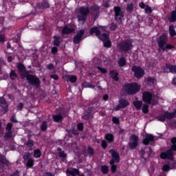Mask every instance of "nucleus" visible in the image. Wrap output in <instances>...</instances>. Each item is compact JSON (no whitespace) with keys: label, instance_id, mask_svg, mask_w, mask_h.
I'll list each match as a JSON object with an SVG mask.
<instances>
[{"label":"nucleus","instance_id":"8","mask_svg":"<svg viewBox=\"0 0 176 176\" xmlns=\"http://www.w3.org/2000/svg\"><path fill=\"white\" fill-rule=\"evenodd\" d=\"M26 79L28 80L30 85L35 86L36 88L39 87L41 85V80L38 77L29 74L26 76Z\"/></svg>","mask_w":176,"mask_h":176},{"label":"nucleus","instance_id":"36","mask_svg":"<svg viewBox=\"0 0 176 176\" xmlns=\"http://www.w3.org/2000/svg\"><path fill=\"white\" fill-rule=\"evenodd\" d=\"M12 129H13V124L11 122L8 123L6 126V131H12Z\"/></svg>","mask_w":176,"mask_h":176},{"label":"nucleus","instance_id":"30","mask_svg":"<svg viewBox=\"0 0 176 176\" xmlns=\"http://www.w3.org/2000/svg\"><path fill=\"white\" fill-rule=\"evenodd\" d=\"M10 78L12 80H14L15 79L17 78V74L16 73V72H14V70H11L10 73Z\"/></svg>","mask_w":176,"mask_h":176},{"label":"nucleus","instance_id":"47","mask_svg":"<svg viewBox=\"0 0 176 176\" xmlns=\"http://www.w3.org/2000/svg\"><path fill=\"white\" fill-rule=\"evenodd\" d=\"M10 122H12L13 123H18L19 121L16 119V115H13L10 118Z\"/></svg>","mask_w":176,"mask_h":176},{"label":"nucleus","instance_id":"17","mask_svg":"<svg viewBox=\"0 0 176 176\" xmlns=\"http://www.w3.org/2000/svg\"><path fill=\"white\" fill-rule=\"evenodd\" d=\"M83 35H85V30H81L78 31L76 35L74 37V43H79L82 41Z\"/></svg>","mask_w":176,"mask_h":176},{"label":"nucleus","instance_id":"14","mask_svg":"<svg viewBox=\"0 0 176 176\" xmlns=\"http://www.w3.org/2000/svg\"><path fill=\"white\" fill-rule=\"evenodd\" d=\"M18 71L22 78V79H24L25 78H27L28 76V72L25 69V67H24V65L19 64L18 65Z\"/></svg>","mask_w":176,"mask_h":176},{"label":"nucleus","instance_id":"56","mask_svg":"<svg viewBox=\"0 0 176 176\" xmlns=\"http://www.w3.org/2000/svg\"><path fill=\"white\" fill-rule=\"evenodd\" d=\"M23 107H24V104L21 102L17 105V108H18V109H19V111H21V109H23Z\"/></svg>","mask_w":176,"mask_h":176},{"label":"nucleus","instance_id":"15","mask_svg":"<svg viewBox=\"0 0 176 176\" xmlns=\"http://www.w3.org/2000/svg\"><path fill=\"white\" fill-rule=\"evenodd\" d=\"M109 153L111 154V157H113V160L110 161V164L111 166H114L113 164H115V160L117 163H119V153H118L113 149H111L109 151Z\"/></svg>","mask_w":176,"mask_h":176},{"label":"nucleus","instance_id":"33","mask_svg":"<svg viewBox=\"0 0 176 176\" xmlns=\"http://www.w3.org/2000/svg\"><path fill=\"white\" fill-rule=\"evenodd\" d=\"M118 64L120 67H124L126 65V58H120L118 60Z\"/></svg>","mask_w":176,"mask_h":176},{"label":"nucleus","instance_id":"25","mask_svg":"<svg viewBox=\"0 0 176 176\" xmlns=\"http://www.w3.org/2000/svg\"><path fill=\"white\" fill-rule=\"evenodd\" d=\"M105 140H107V141L109 142H113V135L111 134V133H107L104 136Z\"/></svg>","mask_w":176,"mask_h":176},{"label":"nucleus","instance_id":"23","mask_svg":"<svg viewBox=\"0 0 176 176\" xmlns=\"http://www.w3.org/2000/svg\"><path fill=\"white\" fill-rule=\"evenodd\" d=\"M168 20L170 23L176 21V11H172L170 16L168 17Z\"/></svg>","mask_w":176,"mask_h":176},{"label":"nucleus","instance_id":"5","mask_svg":"<svg viewBox=\"0 0 176 176\" xmlns=\"http://www.w3.org/2000/svg\"><path fill=\"white\" fill-rule=\"evenodd\" d=\"M118 47L121 52H129V50H131L133 48V41L126 40L122 41L119 43Z\"/></svg>","mask_w":176,"mask_h":176},{"label":"nucleus","instance_id":"2","mask_svg":"<svg viewBox=\"0 0 176 176\" xmlns=\"http://www.w3.org/2000/svg\"><path fill=\"white\" fill-rule=\"evenodd\" d=\"M168 39V37L166 34H162L160 36L157 40L158 47L162 49V50H171V49H174L173 45L167 44Z\"/></svg>","mask_w":176,"mask_h":176},{"label":"nucleus","instance_id":"59","mask_svg":"<svg viewBox=\"0 0 176 176\" xmlns=\"http://www.w3.org/2000/svg\"><path fill=\"white\" fill-rule=\"evenodd\" d=\"M47 69H54V66L53 64H49L47 65Z\"/></svg>","mask_w":176,"mask_h":176},{"label":"nucleus","instance_id":"28","mask_svg":"<svg viewBox=\"0 0 176 176\" xmlns=\"http://www.w3.org/2000/svg\"><path fill=\"white\" fill-rule=\"evenodd\" d=\"M53 120L56 122H61V120H63V116L60 114L54 115L53 116Z\"/></svg>","mask_w":176,"mask_h":176},{"label":"nucleus","instance_id":"41","mask_svg":"<svg viewBox=\"0 0 176 176\" xmlns=\"http://www.w3.org/2000/svg\"><path fill=\"white\" fill-rule=\"evenodd\" d=\"M58 151H59V156L60 157H67V154L64 153V151H61V148H58Z\"/></svg>","mask_w":176,"mask_h":176},{"label":"nucleus","instance_id":"1","mask_svg":"<svg viewBox=\"0 0 176 176\" xmlns=\"http://www.w3.org/2000/svg\"><path fill=\"white\" fill-rule=\"evenodd\" d=\"M90 35H96L98 38L100 39H105V38H108V31L105 27L100 26L99 28L94 27L89 30Z\"/></svg>","mask_w":176,"mask_h":176},{"label":"nucleus","instance_id":"45","mask_svg":"<svg viewBox=\"0 0 176 176\" xmlns=\"http://www.w3.org/2000/svg\"><path fill=\"white\" fill-rule=\"evenodd\" d=\"M27 146L29 148H32V146H34V141H32L31 140H28V141L27 142Z\"/></svg>","mask_w":176,"mask_h":176},{"label":"nucleus","instance_id":"40","mask_svg":"<svg viewBox=\"0 0 176 176\" xmlns=\"http://www.w3.org/2000/svg\"><path fill=\"white\" fill-rule=\"evenodd\" d=\"M134 10V6L133 3H131L130 5L127 6L126 7V11L129 12H133Z\"/></svg>","mask_w":176,"mask_h":176},{"label":"nucleus","instance_id":"54","mask_svg":"<svg viewBox=\"0 0 176 176\" xmlns=\"http://www.w3.org/2000/svg\"><path fill=\"white\" fill-rule=\"evenodd\" d=\"M112 78L113 79H114V80H119V78L118 77V73H114L113 75H112Z\"/></svg>","mask_w":176,"mask_h":176},{"label":"nucleus","instance_id":"32","mask_svg":"<svg viewBox=\"0 0 176 176\" xmlns=\"http://www.w3.org/2000/svg\"><path fill=\"white\" fill-rule=\"evenodd\" d=\"M47 129V122L46 121H43L41 125V131H46Z\"/></svg>","mask_w":176,"mask_h":176},{"label":"nucleus","instance_id":"35","mask_svg":"<svg viewBox=\"0 0 176 176\" xmlns=\"http://www.w3.org/2000/svg\"><path fill=\"white\" fill-rule=\"evenodd\" d=\"M41 155H42V153H41V150L36 149L34 151V157L36 158L41 157Z\"/></svg>","mask_w":176,"mask_h":176},{"label":"nucleus","instance_id":"29","mask_svg":"<svg viewBox=\"0 0 176 176\" xmlns=\"http://www.w3.org/2000/svg\"><path fill=\"white\" fill-rule=\"evenodd\" d=\"M133 105L136 109H140L142 107V101H134Z\"/></svg>","mask_w":176,"mask_h":176},{"label":"nucleus","instance_id":"10","mask_svg":"<svg viewBox=\"0 0 176 176\" xmlns=\"http://www.w3.org/2000/svg\"><path fill=\"white\" fill-rule=\"evenodd\" d=\"M115 19L116 21H122V19L124 17V13L122 12V9L119 6L114 7Z\"/></svg>","mask_w":176,"mask_h":176},{"label":"nucleus","instance_id":"27","mask_svg":"<svg viewBox=\"0 0 176 176\" xmlns=\"http://www.w3.org/2000/svg\"><path fill=\"white\" fill-rule=\"evenodd\" d=\"M169 34H170V36H176V32H175V29L174 28V25L169 26Z\"/></svg>","mask_w":176,"mask_h":176},{"label":"nucleus","instance_id":"13","mask_svg":"<svg viewBox=\"0 0 176 176\" xmlns=\"http://www.w3.org/2000/svg\"><path fill=\"white\" fill-rule=\"evenodd\" d=\"M128 105H130V102H129V100L125 99H121L119 100V104L117 105L115 108V111H119L121 109H124Z\"/></svg>","mask_w":176,"mask_h":176},{"label":"nucleus","instance_id":"60","mask_svg":"<svg viewBox=\"0 0 176 176\" xmlns=\"http://www.w3.org/2000/svg\"><path fill=\"white\" fill-rule=\"evenodd\" d=\"M42 6H43V7L45 8H47L50 7V5H49V3H47V2H43V3H42Z\"/></svg>","mask_w":176,"mask_h":176},{"label":"nucleus","instance_id":"4","mask_svg":"<svg viewBox=\"0 0 176 176\" xmlns=\"http://www.w3.org/2000/svg\"><path fill=\"white\" fill-rule=\"evenodd\" d=\"M124 90L127 94H135L138 91H140V85L137 83L127 84L124 86Z\"/></svg>","mask_w":176,"mask_h":176},{"label":"nucleus","instance_id":"49","mask_svg":"<svg viewBox=\"0 0 176 176\" xmlns=\"http://www.w3.org/2000/svg\"><path fill=\"white\" fill-rule=\"evenodd\" d=\"M77 129L79 131H83V123L78 124Z\"/></svg>","mask_w":176,"mask_h":176},{"label":"nucleus","instance_id":"55","mask_svg":"<svg viewBox=\"0 0 176 176\" xmlns=\"http://www.w3.org/2000/svg\"><path fill=\"white\" fill-rule=\"evenodd\" d=\"M98 69L99 71H100V72H102V74H107V69L102 68V67H98Z\"/></svg>","mask_w":176,"mask_h":176},{"label":"nucleus","instance_id":"31","mask_svg":"<svg viewBox=\"0 0 176 176\" xmlns=\"http://www.w3.org/2000/svg\"><path fill=\"white\" fill-rule=\"evenodd\" d=\"M34 166V160L32 159H29L28 160L27 164H26V167L27 168H31Z\"/></svg>","mask_w":176,"mask_h":176},{"label":"nucleus","instance_id":"61","mask_svg":"<svg viewBox=\"0 0 176 176\" xmlns=\"http://www.w3.org/2000/svg\"><path fill=\"white\" fill-rule=\"evenodd\" d=\"M139 6H140V8H141V9H145L146 8V6L144 3H140L139 4Z\"/></svg>","mask_w":176,"mask_h":176},{"label":"nucleus","instance_id":"12","mask_svg":"<svg viewBox=\"0 0 176 176\" xmlns=\"http://www.w3.org/2000/svg\"><path fill=\"white\" fill-rule=\"evenodd\" d=\"M100 14V8L98 6L94 5L91 7V15L93 17L94 20H97Z\"/></svg>","mask_w":176,"mask_h":176},{"label":"nucleus","instance_id":"21","mask_svg":"<svg viewBox=\"0 0 176 176\" xmlns=\"http://www.w3.org/2000/svg\"><path fill=\"white\" fill-rule=\"evenodd\" d=\"M74 31H75L74 28H68V26H65L62 30V34H72V32H74Z\"/></svg>","mask_w":176,"mask_h":176},{"label":"nucleus","instance_id":"11","mask_svg":"<svg viewBox=\"0 0 176 176\" xmlns=\"http://www.w3.org/2000/svg\"><path fill=\"white\" fill-rule=\"evenodd\" d=\"M131 69L133 72H134V75L135 78H138L140 79L142 78V76H144V69H142V68L138 66H133L132 67Z\"/></svg>","mask_w":176,"mask_h":176},{"label":"nucleus","instance_id":"9","mask_svg":"<svg viewBox=\"0 0 176 176\" xmlns=\"http://www.w3.org/2000/svg\"><path fill=\"white\" fill-rule=\"evenodd\" d=\"M130 142H129V148L131 150L135 149L138 146V136L132 134L130 136Z\"/></svg>","mask_w":176,"mask_h":176},{"label":"nucleus","instance_id":"38","mask_svg":"<svg viewBox=\"0 0 176 176\" xmlns=\"http://www.w3.org/2000/svg\"><path fill=\"white\" fill-rule=\"evenodd\" d=\"M142 112H144V113H148V112H149V106H148V104L143 105Z\"/></svg>","mask_w":176,"mask_h":176},{"label":"nucleus","instance_id":"3","mask_svg":"<svg viewBox=\"0 0 176 176\" xmlns=\"http://www.w3.org/2000/svg\"><path fill=\"white\" fill-rule=\"evenodd\" d=\"M157 100H159V96L157 95H153L151 92L148 91L143 93V101L146 102V104L156 105Z\"/></svg>","mask_w":176,"mask_h":176},{"label":"nucleus","instance_id":"57","mask_svg":"<svg viewBox=\"0 0 176 176\" xmlns=\"http://www.w3.org/2000/svg\"><path fill=\"white\" fill-rule=\"evenodd\" d=\"M10 176H20V173H19V170H15L12 174L10 175Z\"/></svg>","mask_w":176,"mask_h":176},{"label":"nucleus","instance_id":"52","mask_svg":"<svg viewBox=\"0 0 176 176\" xmlns=\"http://www.w3.org/2000/svg\"><path fill=\"white\" fill-rule=\"evenodd\" d=\"M88 154L89 155H94V150L91 147H88Z\"/></svg>","mask_w":176,"mask_h":176},{"label":"nucleus","instance_id":"44","mask_svg":"<svg viewBox=\"0 0 176 176\" xmlns=\"http://www.w3.org/2000/svg\"><path fill=\"white\" fill-rule=\"evenodd\" d=\"M170 169V165L168 164H164L162 166V171H169Z\"/></svg>","mask_w":176,"mask_h":176},{"label":"nucleus","instance_id":"16","mask_svg":"<svg viewBox=\"0 0 176 176\" xmlns=\"http://www.w3.org/2000/svg\"><path fill=\"white\" fill-rule=\"evenodd\" d=\"M174 156V151L171 148L166 151V152L162 153L160 154L161 159H173Z\"/></svg>","mask_w":176,"mask_h":176},{"label":"nucleus","instance_id":"53","mask_svg":"<svg viewBox=\"0 0 176 176\" xmlns=\"http://www.w3.org/2000/svg\"><path fill=\"white\" fill-rule=\"evenodd\" d=\"M30 153H25L24 155H23L24 160H30Z\"/></svg>","mask_w":176,"mask_h":176},{"label":"nucleus","instance_id":"51","mask_svg":"<svg viewBox=\"0 0 176 176\" xmlns=\"http://www.w3.org/2000/svg\"><path fill=\"white\" fill-rule=\"evenodd\" d=\"M112 120H113V122L115 123V124H119V122H120L119 118H118L116 117H113L112 118Z\"/></svg>","mask_w":176,"mask_h":176},{"label":"nucleus","instance_id":"26","mask_svg":"<svg viewBox=\"0 0 176 176\" xmlns=\"http://www.w3.org/2000/svg\"><path fill=\"white\" fill-rule=\"evenodd\" d=\"M4 138H6V140L13 138V132L12 131H7L4 135Z\"/></svg>","mask_w":176,"mask_h":176},{"label":"nucleus","instance_id":"19","mask_svg":"<svg viewBox=\"0 0 176 176\" xmlns=\"http://www.w3.org/2000/svg\"><path fill=\"white\" fill-rule=\"evenodd\" d=\"M65 80H67V82H71V83H75V82H76V80H78V78L76 77V76L67 75L65 76Z\"/></svg>","mask_w":176,"mask_h":176},{"label":"nucleus","instance_id":"6","mask_svg":"<svg viewBox=\"0 0 176 176\" xmlns=\"http://www.w3.org/2000/svg\"><path fill=\"white\" fill-rule=\"evenodd\" d=\"M78 12L80 15H78V21H86V18L87 17V14L90 13V9L87 7H80L78 9Z\"/></svg>","mask_w":176,"mask_h":176},{"label":"nucleus","instance_id":"48","mask_svg":"<svg viewBox=\"0 0 176 176\" xmlns=\"http://www.w3.org/2000/svg\"><path fill=\"white\" fill-rule=\"evenodd\" d=\"M147 82H148L149 83H152V85H155V78L152 77H148L147 78Z\"/></svg>","mask_w":176,"mask_h":176},{"label":"nucleus","instance_id":"42","mask_svg":"<svg viewBox=\"0 0 176 176\" xmlns=\"http://www.w3.org/2000/svg\"><path fill=\"white\" fill-rule=\"evenodd\" d=\"M90 118V113H84L83 116H82V119H84L85 120H89V119Z\"/></svg>","mask_w":176,"mask_h":176},{"label":"nucleus","instance_id":"63","mask_svg":"<svg viewBox=\"0 0 176 176\" xmlns=\"http://www.w3.org/2000/svg\"><path fill=\"white\" fill-rule=\"evenodd\" d=\"M170 142H171V144H173V145H174V144H176V137L173 138L171 139V140H170Z\"/></svg>","mask_w":176,"mask_h":176},{"label":"nucleus","instance_id":"64","mask_svg":"<svg viewBox=\"0 0 176 176\" xmlns=\"http://www.w3.org/2000/svg\"><path fill=\"white\" fill-rule=\"evenodd\" d=\"M170 149L173 151V152H174V151L176 152V144H173L170 146Z\"/></svg>","mask_w":176,"mask_h":176},{"label":"nucleus","instance_id":"24","mask_svg":"<svg viewBox=\"0 0 176 176\" xmlns=\"http://www.w3.org/2000/svg\"><path fill=\"white\" fill-rule=\"evenodd\" d=\"M54 45L56 46H60V43H61V38L60 36H54Z\"/></svg>","mask_w":176,"mask_h":176},{"label":"nucleus","instance_id":"20","mask_svg":"<svg viewBox=\"0 0 176 176\" xmlns=\"http://www.w3.org/2000/svg\"><path fill=\"white\" fill-rule=\"evenodd\" d=\"M103 41L104 47H111V41L109 40V32H108L107 38L100 39Z\"/></svg>","mask_w":176,"mask_h":176},{"label":"nucleus","instance_id":"39","mask_svg":"<svg viewBox=\"0 0 176 176\" xmlns=\"http://www.w3.org/2000/svg\"><path fill=\"white\" fill-rule=\"evenodd\" d=\"M101 170H102L103 174H108V171H109V169L108 168V166H102L101 167Z\"/></svg>","mask_w":176,"mask_h":176},{"label":"nucleus","instance_id":"43","mask_svg":"<svg viewBox=\"0 0 176 176\" xmlns=\"http://www.w3.org/2000/svg\"><path fill=\"white\" fill-rule=\"evenodd\" d=\"M109 28H110V30H111V31H115V30H116L118 28V25H116V23H112L110 25Z\"/></svg>","mask_w":176,"mask_h":176},{"label":"nucleus","instance_id":"18","mask_svg":"<svg viewBox=\"0 0 176 176\" xmlns=\"http://www.w3.org/2000/svg\"><path fill=\"white\" fill-rule=\"evenodd\" d=\"M155 141V137L152 135H147L143 140L144 145H149V142H153Z\"/></svg>","mask_w":176,"mask_h":176},{"label":"nucleus","instance_id":"37","mask_svg":"<svg viewBox=\"0 0 176 176\" xmlns=\"http://www.w3.org/2000/svg\"><path fill=\"white\" fill-rule=\"evenodd\" d=\"M144 10L145 13H146L147 14H151V13H152V8L148 5L146 6Z\"/></svg>","mask_w":176,"mask_h":176},{"label":"nucleus","instance_id":"62","mask_svg":"<svg viewBox=\"0 0 176 176\" xmlns=\"http://www.w3.org/2000/svg\"><path fill=\"white\" fill-rule=\"evenodd\" d=\"M111 171H112V173H116V165H112L111 166Z\"/></svg>","mask_w":176,"mask_h":176},{"label":"nucleus","instance_id":"22","mask_svg":"<svg viewBox=\"0 0 176 176\" xmlns=\"http://www.w3.org/2000/svg\"><path fill=\"white\" fill-rule=\"evenodd\" d=\"M66 173L67 174H70V175L76 176L79 174V170L75 168L68 169Z\"/></svg>","mask_w":176,"mask_h":176},{"label":"nucleus","instance_id":"7","mask_svg":"<svg viewBox=\"0 0 176 176\" xmlns=\"http://www.w3.org/2000/svg\"><path fill=\"white\" fill-rule=\"evenodd\" d=\"M173 118H176V109L173 113L166 111L164 114L157 116V119L160 122H164L166 119H173Z\"/></svg>","mask_w":176,"mask_h":176},{"label":"nucleus","instance_id":"50","mask_svg":"<svg viewBox=\"0 0 176 176\" xmlns=\"http://www.w3.org/2000/svg\"><path fill=\"white\" fill-rule=\"evenodd\" d=\"M51 52L52 54H56L57 52H58V49L57 48V47H53L51 50Z\"/></svg>","mask_w":176,"mask_h":176},{"label":"nucleus","instance_id":"58","mask_svg":"<svg viewBox=\"0 0 176 176\" xmlns=\"http://www.w3.org/2000/svg\"><path fill=\"white\" fill-rule=\"evenodd\" d=\"M51 78L52 79H54V80H58V76H57V74L51 75Z\"/></svg>","mask_w":176,"mask_h":176},{"label":"nucleus","instance_id":"34","mask_svg":"<svg viewBox=\"0 0 176 176\" xmlns=\"http://www.w3.org/2000/svg\"><path fill=\"white\" fill-rule=\"evenodd\" d=\"M0 163H3V164H8L9 162L6 160L5 156H0Z\"/></svg>","mask_w":176,"mask_h":176},{"label":"nucleus","instance_id":"46","mask_svg":"<svg viewBox=\"0 0 176 176\" xmlns=\"http://www.w3.org/2000/svg\"><path fill=\"white\" fill-rule=\"evenodd\" d=\"M102 148L103 149H106V148L108 146V143H107V141L102 140L101 143Z\"/></svg>","mask_w":176,"mask_h":176}]
</instances>
